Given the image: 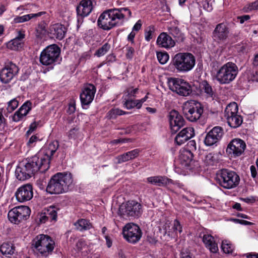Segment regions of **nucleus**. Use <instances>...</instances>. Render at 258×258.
<instances>
[{"mask_svg":"<svg viewBox=\"0 0 258 258\" xmlns=\"http://www.w3.org/2000/svg\"><path fill=\"white\" fill-rule=\"evenodd\" d=\"M23 42L16 38L9 42L8 47L13 50L18 49L22 46Z\"/></svg>","mask_w":258,"mask_h":258,"instance_id":"a19ab883","label":"nucleus"},{"mask_svg":"<svg viewBox=\"0 0 258 258\" xmlns=\"http://www.w3.org/2000/svg\"><path fill=\"white\" fill-rule=\"evenodd\" d=\"M204 160L207 165H213L217 162L216 155L215 154L210 153L205 157Z\"/></svg>","mask_w":258,"mask_h":258,"instance_id":"ea45409f","label":"nucleus"},{"mask_svg":"<svg viewBox=\"0 0 258 258\" xmlns=\"http://www.w3.org/2000/svg\"><path fill=\"white\" fill-rule=\"evenodd\" d=\"M40 140L39 137L37 136V135H33L29 139L27 145L29 147H32L36 145L38 141H40Z\"/></svg>","mask_w":258,"mask_h":258,"instance_id":"de8ad7c7","label":"nucleus"},{"mask_svg":"<svg viewBox=\"0 0 258 258\" xmlns=\"http://www.w3.org/2000/svg\"><path fill=\"white\" fill-rule=\"evenodd\" d=\"M136 35V33L132 31L130 34L128 35L127 39L128 41H130L132 42V43H134V39L135 38V36Z\"/></svg>","mask_w":258,"mask_h":258,"instance_id":"338daca9","label":"nucleus"},{"mask_svg":"<svg viewBox=\"0 0 258 258\" xmlns=\"http://www.w3.org/2000/svg\"><path fill=\"white\" fill-rule=\"evenodd\" d=\"M49 33L58 40H62L65 36L67 29L59 23L51 24L49 28Z\"/></svg>","mask_w":258,"mask_h":258,"instance_id":"5701e85b","label":"nucleus"},{"mask_svg":"<svg viewBox=\"0 0 258 258\" xmlns=\"http://www.w3.org/2000/svg\"><path fill=\"white\" fill-rule=\"evenodd\" d=\"M202 5L203 9L205 10H206L208 12H210L212 10L213 7L211 3H209V1L207 0L203 1L201 4L200 5L201 6Z\"/></svg>","mask_w":258,"mask_h":258,"instance_id":"09e8293b","label":"nucleus"},{"mask_svg":"<svg viewBox=\"0 0 258 258\" xmlns=\"http://www.w3.org/2000/svg\"><path fill=\"white\" fill-rule=\"evenodd\" d=\"M250 19L249 15H243L238 17V19L239 20L240 23L243 24L245 21H247Z\"/></svg>","mask_w":258,"mask_h":258,"instance_id":"0e129e2a","label":"nucleus"},{"mask_svg":"<svg viewBox=\"0 0 258 258\" xmlns=\"http://www.w3.org/2000/svg\"><path fill=\"white\" fill-rule=\"evenodd\" d=\"M173 228L174 231H178L179 233H181L182 232V226L179 221L177 219L174 221Z\"/></svg>","mask_w":258,"mask_h":258,"instance_id":"864d4df0","label":"nucleus"},{"mask_svg":"<svg viewBox=\"0 0 258 258\" xmlns=\"http://www.w3.org/2000/svg\"><path fill=\"white\" fill-rule=\"evenodd\" d=\"M246 148V144L240 139H233L228 144L227 149V153L232 157L240 156L243 153Z\"/></svg>","mask_w":258,"mask_h":258,"instance_id":"dca6fc26","label":"nucleus"},{"mask_svg":"<svg viewBox=\"0 0 258 258\" xmlns=\"http://www.w3.org/2000/svg\"><path fill=\"white\" fill-rule=\"evenodd\" d=\"M110 45L108 43H105L102 46L98 49L94 55L97 57H101L105 55L110 49Z\"/></svg>","mask_w":258,"mask_h":258,"instance_id":"e433bc0d","label":"nucleus"},{"mask_svg":"<svg viewBox=\"0 0 258 258\" xmlns=\"http://www.w3.org/2000/svg\"><path fill=\"white\" fill-rule=\"evenodd\" d=\"M252 64L254 67H258V53L254 56Z\"/></svg>","mask_w":258,"mask_h":258,"instance_id":"774afa93","label":"nucleus"},{"mask_svg":"<svg viewBox=\"0 0 258 258\" xmlns=\"http://www.w3.org/2000/svg\"><path fill=\"white\" fill-rule=\"evenodd\" d=\"M25 34L24 31H19L18 33V35L16 37V38L23 42V40L25 38Z\"/></svg>","mask_w":258,"mask_h":258,"instance_id":"680f3d73","label":"nucleus"},{"mask_svg":"<svg viewBox=\"0 0 258 258\" xmlns=\"http://www.w3.org/2000/svg\"><path fill=\"white\" fill-rule=\"evenodd\" d=\"M7 126L6 119L0 111V131H4Z\"/></svg>","mask_w":258,"mask_h":258,"instance_id":"8fccbe9b","label":"nucleus"},{"mask_svg":"<svg viewBox=\"0 0 258 258\" xmlns=\"http://www.w3.org/2000/svg\"><path fill=\"white\" fill-rule=\"evenodd\" d=\"M119 212L121 215L138 217L142 213V206L137 201H129L120 206Z\"/></svg>","mask_w":258,"mask_h":258,"instance_id":"f8f14e48","label":"nucleus"},{"mask_svg":"<svg viewBox=\"0 0 258 258\" xmlns=\"http://www.w3.org/2000/svg\"><path fill=\"white\" fill-rule=\"evenodd\" d=\"M30 209L27 206H22L14 208L8 214L9 220L14 224H18L21 221L26 220L30 216Z\"/></svg>","mask_w":258,"mask_h":258,"instance_id":"ddd939ff","label":"nucleus"},{"mask_svg":"<svg viewBox=\"0 0 258 258\" xmlns=\"http://www.w3.org/2000/svg\"><path fill=\"white\" fill-rule=\"evenodd\" d=\"M124 238L129 242L135 243L142 236V231L136 224L128 223L124 227L122 231Z\"/></svg>","mask_w":258,"mask_h":258,"instance_id":"4468645a","label":"nucleus"},{"mask_svg":"<svg viewBox=\"0 0 258 258\" xmlns=\"http://www.w3.org/2000/svg\"><path fill=\"white\" fill-rule=\"evenodd\" d=\"M93 9L92 2L91 0H82L77 8L78 16L82 18L88 16Z\"/></svg>","mask_w":258,"mask_h":258,"instance_id":"b1692460","label":"nucleus"},{"mask_svg":"<svg viewBox=\"0 0 258 258\" xmlns=\"http://www.w3.org/2000/svg\"><path fill=\"white\" fill-rule=\"evenodd\" d=\"M73 182L70 173H57L50 179L46 190L51 194H59L68 190L69 186Z\"/></svg>","mask_w":258,"mask_h":258,"instance_id":"7ed1b4c3","label":"nucleus"},{"mask_svg":"<svg viewBox=\"0 0 258 258\" xmlns=\"http://www.w3.org/2000/svg\"><path fill=\"white\" fill-rule=\"evenodd\" d=\"M250 170L251 176L254 178H255L257 176V172L255 167L254 165H251L250 167Z\"/></svg>","mask_w":258,"mask_h":258,"instance_id":"69168bd1","label":"nucleus"},{"mask_svg":"<svg viewBox=\"0 0 258 258\" xmlns=\"http://www.w3.org/2000/svg\"><path fill=\"white\" fill-rule=\"evenodd\" d=\"M76 110V105L74 103H70L68 109V112L69 114L73 113Z\"/></svg>","mask_w":258,"mask_h":258,"instance_id":"e2e57ef3","label":"nucleus"},{"mask_svg":"<svg viewBox=\"0 0 258 258\" xmlns=\"http://www.w3.org/2000/svg\"><path fill=\"white\" fill-rule=\"evenodd\" d=\"M44 212L49 222H55L57 219V213L54 207H50L48 209H44Z\"/></svg>","mask_w":258,"mask_h":258,"instance_id":"72a5a7b5","label":"nucleus"},{"mask_svg":"<svg viewBox=\"0 0 258 258\" xmlns=\"http://www.w3.org/2000/svg\"><path fill=\"white\" fill-rule=\"evenodd\" d=\"M157 57L159 62L162 64L166 63L169 59V55L166 52H157Z\"/></svg>","mask_w":258,"mask_h":258,"instance_id":"37998d69","label":"nucleus"},{"mask_svg":"<svg viewBox=\"0 0 258 258\" xmlns=\"http://www.w3.org/2000/svg\"><path fill=\"white\" fill-rule=\"evenodd\" d=\"M196 63V59L190 53L179 52L176 54L173 59L172 64L177 72L185 73L191 70Z\"/></svg>","mask_w":258,"mask_h":258,"instance_id":"39448f33","label":"nucleus"},{"mask_svg":"<svg viewBox=\"0 0 258 258\" xmlns=\"http://www.w3.org/2000/svg\"><path fill=\"white\" fill-rule=\"evenodd\" d=\"M47 24L45 21H41L36 28L37 36H40L41 35H45L46 33Z\"/></svg>","mask_w":258,"mask_h":258,"instance_id":"79ce46f5","label":"nucleus"},{"mask_svg":"<svg viewBox=\"0 0 258 258\" xmlns=\"http://www.w3.org/2000/svg\"><path fill=\"white\" fill-rule=\"evenodd\" d=\"M228 28L224 23H220L217 25L213 32V38L217 41L225 40L228 35Z\"/></svg>","mask_w":258,"mask_h":258,"instance_id":"393cba45","label":"nucleus"},{"mask_svg":"<svg viewBox=\"0 0 258 258\" xmlns=\"http://www.w3.org/2000/svg\"><path fill=\"white\" fill-rule=\"evenodd\" d=\"M122 103L123 107L127 109H131L135 107H136L137 109H140L141 108L138 100H133L129 98H126V97H123Z\"/></svg>","mask_w":258,"mask_h":258,"instance_id":"473e14b6","label":"nucleus"},{"mask_svg":"<svg viewBox=\"0 0 258 258\" xmlns=\"http://www.w3.org/2000/svg\"><path fill=\"white\" fill-rule=\"evenodd\" d=\"M238 106L235 102L229 104L224 111V117L228 125L232 128L239 127L243 121L242 117L237 114Z\"/></svg>","mask_w":258,"mask_h":258,"instance_id":"9d476101","label":"nucleus"},{"mask_svg":"<svg viewBox=\"0 0 258 258\" xmlns=\"http://www.w3.org/2000/svg\"><path fill=\"white\" fill-rule=\"evenodd\" d=\"M126 53L125 55L126 58L130 59H132L135 52L134 48L130 46H127L126 48Z\"/></svg>","mask_w":258,"mask_h":258,"instance_id":"3c124183","label":"nucleus"},{"mask_svg":"<svg viewBox=\"0 0 258 258\" xmlns=\"http://www.w3.org/2000/svg\"><path fill=\"white\" fill-rule=\"evenodd\" d=\"M17 201L23 203L30 200L33 196L32 186L30 184H27L19 187L15 192Z\"/></svg>","mask_w":258,"mask_h":258,"instance_id":"6ab92c4d","label":"nucleus"},{"mask_svg":"<svg viewBox=\"0 0 258 258\" xmlns=\"http://www.w3.org/2000/svg\"><path fill=\"white\" fill-rule=\"evenodd\" d=\"M39 221L41 223H45L46 222H49V220L47 218H46V216L45 214V212L43 210L42 212L39 215Z\"/></svg>","mask_w":258,"mask_h":258,"instance_id":"6e6d98bb","label":"nucleus"},{"mask_svg":"<svg viewBox=\"0 0 258 258\" xmlns=\"http://www.w3.org/2000/svg\"><path fill=\"white\" fill-rule=\"evenodd\" d=\"M58 147V142L53 141L49 144L43 154L39 153L28 160L20 162L15 170L16 178L19 180L24 181L30 178L38 171L42 173L45 172L49 169L51 158Z\"/></svg>","mask_w":258,"mask_h":258,"instance_id":"f257e3e1","label":"nucleus"},{"mask_svg":"<svg viewBox=\"0 0 258 258\" xmlns=\"http://www.w3.org/2000/svg\"><path fill=\"white\" fill-rule=\"evenodd\" d=\"M34 251L41 256L46 257L52 253L55 242L48 235L40 234L37 235L33 241Z\"/></svg>","mask_w":258,"mask_h":258,"instance_id":"20e7f679","label":"nucleus"},{"mask_svg":"<svg viewBox=\"0 0 258 258\" xmlns=\"http://www.w3.org/2000/svg\"><path fill=\"white\" fill-rule=\"evenodd\" d=\"M238 73V69L236 64L228 62L217 71L215 78L220 84H228L235 79Z\"/></svg>","mask_w":258,"mask_h":258,"instance_id":"423d86ee","label":"nucleus"},{"mask_svg":"<svg viewBox=\"0 0 258 258\" xmlns=\"http://www.w3.org/2000/svg\"><path fill=\"white\" fill-rule=\"evenodd\" d=\"M169 34L174 38L177 39L176 40L182 41L184 39L183 34L177 27H172L169 29Z\"/></svg>","mask_w":258,"mask_h":258,"instance_id":"f704fd0d","label":"nucleus"},{"mask_svg":"<svg viewBox=\"0 0 258 258\" xmlns=\"http://www.w3.org/2000/svg\"><path fill=\"white\" fill-rule=\"evenodd\" d=\"M247 9L249 11L257 10L258 9V3L254 2V3H252L250 4H249L247 7Z\"/></svg>","mask_w":258,"mask_h":258,"instance_id":"052dcab7","label":"nucleus"},{"mask_svg":"<svg viewBox=\"0 0 258 258\" xmlns=\"http://www.w3.org/2000/svg\"><path fill=\"white\" fill-rule=\"evenodd\" d=\"M60 49L56 44L46 47L41 53L40 62L45 66L58 63L60 60Z\"/></svg>","mask_w":258,"mask_h":258,"instance_id":"0eeeda50","label":"nucleus"},{"mask_svg":"<svg viewBox=\"0 0 258 258\" xmlns=\"http://www.w3.org/2000/svg\"><path fill=\"white\" fill-rule=\"evenodd\" d=\"M32 103L30 101H26L12 116V120L18 122L22 120L32 109Z\"/></svg>","mask_w":258,"mask_h":258,"instance_id":"4be33fe9","label":"nucleus"},{"mask_svg":"<svg viewBox=\"0 0 258 258\" xmlns=\"http://www.w3.org/2000/svg\"><path fill=\"white\" fill-rule=\"evenodd\" d=\"M138 91V88H137L135 89L128 88L126 90V93H127V95L129 96V97H135Z\"/></svg>","mask_w":258,"mask_h":258,"instance_id":"5fc2aeb1","label":"nucleus"},{"mask_svg":"<svg viewBox=\"0 0 258 258\" xmlns=\"http://www.w3.org/2000/svg\"><path fill=\"white\" fill-rule=\"evenodd\" d=\"M128 112L123 111L118 108H113L111 109L107 113L109 118H115L118 115L128 114Z\"/></svg>","mask_w":258,"mask_h":258,"instance_id":"4c0bfd02","label":"nucleus"},{"mask_svg":"<svg viewBox=\"0 0 258 258\" xmlns=\"http://www.w3.org/2000/svg\"><path fill=\"white\" fill-rule=\"evenodd\" d=\"M179 158L181 162H185V166L188 165L191 161L192 153L188 150L183 151L180 154Z\"/></svg>","mask_w":258,"mask_h":258,"instance_id":"c9c22d12","label":"nucleus"},{"mask_svg":"<svg viewBox=\"0 0 258 258\" xmlns=\"http://www.w3.org/2000/svg\"><path fill=\"white\" fill-rule=\"evenodd\" d=\"M76 229L80 231H86L92 228V225L90 221L85 219H79L74 223Z\"/></svg>","mask_w":258,"mask_h":258,"instance_id":"7c9ffc66","label":"nucleus"},{"mask_svg":"<svg viewBox=\"0 0 258 258\" xmlns=\"http://www.w3.org/2000/svg\"><path fill=\"white\" fill-rule=\"evenodd\" d=\"M19 68L14 63L8 62L0 71V80L4 84H8L11 82L19 73Z\"/></svg>","mask_w":258,"mask_h":258,"instance_id":"2eb2a0df","label":"nucleus"},{"mask_svg":"<svg viewBox=\"0 0 258 258\" xmlns=\"http://www.w3.org/2000/svg\"><path fill=\"white\" fill-rule=\"evenodd\" d=\"M140 151L139 149H136L122 155H119L116 157V159L117 160L116 163L117 164H120L122 162H126L130 160H133L139 156Z\"/></svg>","mask_w":258,"mask_h":258,"instance_id":"c85d7f7f","label":"nucleus"},{"mask_svg":"<svg viewBox=\"0 0 258 258\" xmlns=\"http://www.w3.org/2000/svg\"><path fill=\"white\" fill-rule=\"evenodd\" d=\"M38 123L36 122L32 123L29 126L28 131L27 132V134L28 135L30 133H32L34 131L37 127Z\"/></svg>","mask_w":258,"mask_h":258,"instance_id":"4d7b16f0","label":"nucleus"},{"mask_svg":"<svg viewBox=\"0 0 258 258\" xmlns=\"http://www.w3.org/2000/svg\"><path fill=\"white\" fill-rule=\"evenodd\" d=\"M218 180L219 184L223 188L231 189L238 185L240 178L234 171L224 169L221 170Z\"/></svg>","mask_w":258,"mask_h":258,"instance_id":"6e6552de","label":"nucleus"},{"mask_svg":"<svg viewBox=\"0 0 258 258\" xmlns=\"http://www.w3.org/2000/svg\"><path fill=\"white\" fill-rule=\"evenodd\" d=\"M45 14L44 12H40L36 14H30L22 16H17L14 19V22L15 23H23L28 21L32 18L40 17Z\"/></svg>","mask_w":258,"mask_h":258,"instance_id":"2f4dec72","label":"nucleus"},{"mask_svg":"<svg viewBox=\"0 0 258 258\" xmlns=\"http://www.w3.org/2000/svg\"><path fill=\"white\" fill-rule=\"evenodd\" d=\"M182 109L186 119L191 122L197 121L203 113V107L202 105L194 100L184 103Z\"/></svg>","mask_w":258,"mask_h":258,"instance_id":"1a4fd4ad","label":"nucleus"},{"mask_svg":"<svg viewBox=\"0 0 258 258\" xmlns=\"http://www.w3.org/2000/svg\"><path fill=\"white\" fill-rule=\"evenodd\" d=\"M154 31L155 28L153 26H150L147 28L145 32V38L146 40L149 41L152 38V35Z\"/></svg>","mask_w":258,"mask_h":258,"instance_id":"49530a36","label":"nucleus"},{"mask_svg":"<svg viewBox=\"0 0 258 258\" xmlns=\"http://www.w3.org/2000/svg\"><path fill=\"white\" fill-rule=\"evenodd\" d=\"M78 128H74L71 130L68 134V137L70 139H76L77 137Z\"/></svg>","mask_w":258,"mask_h":258,"instance_id":"603ef678","label":"nucleus"},{"mask_svg":"<svg viewBox=\"0 0 258 258\" xmlns=\"http://www.w3.org/2000/svg\"><path fill=\"white\" fill-rule=\"evenodd\" d=\"M18 105L19 101L17 100V99H13L8 103V106L7 108L8 112H13L18 107Z\"/></svg>","mask_w":258,"mask_h":258,"instance_id":"c03bdc74","label":"nucleus"},{"mask_svg":"<svg viewBox=\"0 0 258 258\" xmlns=\"http://www.w3.org/2000/svg\"><path fill=\"white\" fill-rule=\"evenodd\" d=\"M147 182L158 186H165L170 184V182H172L171 179L168 178L166 176H154L148 177Z\"/></svg>","mask_w":258,"mask_h":258,"instance_id":"bb28decb","label":"nucleus"},{"mask_svg":"<svg viewBox=\"0 0 258 258\" xmlns=\"http://www.w3.org/2000/svg\"><path fill=\"white\" fill-rule=\"evenodd\" d=\"M96 92L95 87L92 84L86 86L80 94V99L82 105H87L92 102Z\"/></svg>","mask_w":258,"mask_h":258,"instance_id":"aec40b11","label":"nucleus"},{"mask_svg":"<svg viewBox=\"0 0 258 258\" xmlns=\"http://www.w3.org/2000/svg\"><path fill=\"white\" fill-rule=\"evenodd\" d=\"M156 42L157 45L164 48H170L175 45V41L171 37L164 32L159 35Z\"/></svg>","mask_w":258,"mask_h":258,"instance_id":"a878e982","label":"nucleus"},{"mask_svg":"<svg viewBox=\"0 0 258 258\" xmlns=\"http://www.w3.org/2000/svg\"><path fill=\"white\" fill-rule=\"evenodd\" d=\"M15 251V247L14 244L11 242H4L0 246V251L6 257H10Z\"/></svg>","mask_w":258,"mask_h":258,"instance_id":"c756f323","label":"nucleus"},{"mask_svg":"<svg viewBox=\"0 0 258 258\" xmlns=\"http://www.w3.org/2000/svg\"><path fill=\"white\" fill-rule=\"evenodd\" d=\"M142 27V22L140 20H138L137 22L134 26L132 31H138Z\"/></svg>","mask_w":258,"mask_h":258,"instance_id":"13d9d810","label":"nucleus"},{"mask_svg":"<svg viewBox=\"0 0 258 258\" xmlns=\"http://www.w3.org/2000/svg\"><path fill=\"white\" fill-rule=\"evenodd\" d=\"M221 248L225 253H231L233 249L232 244L226 240L222 241Z\"/></svg>","mask_w":258,"mask_h":258,"instance_id":"a18cd8bd","label":"nucleus"},{"mask_svg":"<svg viewBox=\"0 0 258 258\" xmlns=\"http://www.w3.org/2000/svg\"><path fill=\"white\" fill-rule=\"evenodd\" d=\"M203 242L206 247L211 252L216 253L218 251L217 243L215 242L214 238L210 234H204L203 237Z\"/></svg>","mask_w":258,"mask_h":258,"instance_id":"cd10ccee","label":"nucleus"},{"mask_svg":"<svg viewBox=\"0 0 258 258\" xmlns=\"http://www.w3.org/2000/svg\"><path fill=\"white\" fill-rule=\"evenodd\" d=\"M201 88L202 90L207 94L208 97H213L214 95V91L211 85L207 82L204 81L201 84Z\"/></svg>","mask_w":258,"mask_h":258,"instance_id":"58836bf2","label":"nucleus"},{"mask_svg":"<svg viewBox=\"0 0 258 258\" xmlns=\"http://www.w3.org/2000/svg\"><path fill=\"white\" fill-rule=\"evenodd\" d=\"M222 127L216 126L211 130L206 135L204 139L205 144L207 146L216 145L223 135Z\"/></svg>","mask_w":258,"mask_h":258,"instance_id":"f3484780","label":"nucleus"},{"mask_svg":"<svg viewBox=\"0 0 258 258\" xmlns=\"http://www.w3.org/2000/svg\"><path fill=\"white\" fill-rule=\"evenodd\" d=\"M168 118L172 133H176L184 125L185 121L183 117L175 110L169 112Z\"/></svg>","mask_w":258,"mask_h":258,"instance_id":"a211bd4d","label":"nucleus"},{"mask_svg":"<svg viewBox=\"0 0 258 258\" xmlns=\"http://www.w3.org/2000/svg\"><path fill=\"white\" fill-rule=\"evenodd\" d=\"M132 13L126 8L110 9L104 11L97 20L98 26L106 31L119 25L125 17H131Z\"/></svg>","mask_w":258,"mask_h":258,"instance_id":"f03ea898","label":"nucleus"},{"mask_svg":"<svg viewBox=\"0 0 258 258\" xmlns=\"http://www.w3.org/2000/svg\"><path fill=\"white\" fill-rule=\"evenodd\" d=\"M131 140L130 139H116V140H114L112 141V143L114 144H118V143H126V142H128V141H130Z\"/></svg>","mask_w":258,"mask_h":258,"instance_id":"bf43d9fd","label":"nucleus"},{"mask_svg":"<svg viewBox=\"0 0 258 258\" xmlns=\"http://www.w3.org/2000/svg\"><path fill=\"white\" fill-rule=\"evenodd\" d=\"M195 136L194 129L191 127L182 129L175 137L174 141L176 144L181 145Z\"/></svg>","mask_w":258,"mask_h":258,"instance_id":"412c9836","label":"nucleus"},{"mask_svg":"<svg viewBox=\"0 0 258 258\" xmlns=\"http://www.w3.org/2000/svg\"><path fill=\"white\" fill-rule=\"evenodd\" d=\"M167 84L170 90L180 96H187L192 92L190 85L181 79L169 78Z\"/></svg>","mask_w":258,"mask_h":258,"instance_id":"9b49d317","label":"nucleus"}]
</instances>
